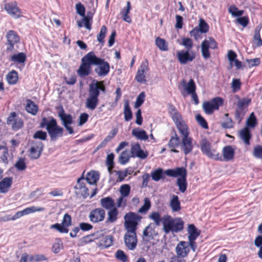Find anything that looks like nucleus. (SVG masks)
Segmentation results:
<instances>
[{"instance_id":"nucleus-1","label":"nucleus","mask_w":262,"mask_h":262,"mask_svg":"<svg viewBox=\"0 0 262 262\" xmlns=\"http://www.w3.org/2000/svg\"><path fill=\"white\" fill-rule=\"evenodd\" d=\"M92 65L97 66L94 71L98 76L104 77L110 71V63L104 59L97 57L94 52H90L81 58V63L77 71L81 77L88 76L91 71Z\"/></svg>"},{"instance_id":"nucleus-2","label":"nucleus","mask_w":262,"mask_h":262,"mask_svg":"<svg viewBox=\"0 0 262 262\" xmlns=\"http://www.w3.org/2000/svg\"><path fill=\"white\" fill-rule=\"evenodd\" d=\"M142 217L139 214L130 211L124 216V228L126 232L124 235V242L126 247L130 250L136 249L137 245L136 231Z\"/></svg>"},{"instance_id":"nucleus-3","label":"nucleus","mask_w":262,"mask_h":262,"mask_svg":"<svg viewBox=\"0 0 262 262\" xmlns=\"http://www.w3.org/2000/svg\"><path fill=\"white\" fill-rule=\"evenodd\" d=\"M100 92H106V87L103 81L94 80L89 85L88 95L85 101V106L89 110H94L99 103Z\"/></svg>"},{"instance_id":"nucleus-4","label":"nucleus","mask_w":262,"mask_h":262,"mask_svg":"<svg viewBox=\"0 0 262 262\" xmlns=\"http://www.w3.org/2000/svg\"><path fill=\"white\" fill-rule=\"evenodd\" d=\"M39 126L41 128L46 127L51 141H55L63 135V128L58 125L56 120L53 117H43Z\"/></svg>"},{"instance_id":"nucleus-5","label":"nucleus","mask_w":262,"mask_h":262,"mask_svg":"<svg viewBox=\"0 0 262 262\" xmlns=\"http://www.w3.org/2000/svg\"><path fill=\"white\" fill-rule=\"evenodd\" d=\"M184 222L181 217H172L169 215L163 216L162 230L165 234L178 233L184 229Z\"/></svg>"},{"instance_id":"nucleus-6","label":"nucleus","mask_w":262,"mask_h":262,"mask_svg":"<svg viewBox=\"0 0 262 262\" xmlns=\"http://www.w3.org/2000/svg\"><path fill=\"white\" fill-rule=\"evenodd\" d=\"M166 174L169 177L176 178L179 177L177 180V185L179 187V191L184 193L187 187V170L183 167H177L175 169H168L165 170Z\"/></svg>"},{"instance_id":"nucleus-7","label":"nucleus","mask_w":262,"mask_h":262,"mask_svg":"<svg viewBox=\"0 0 262 262\" xmlns=\"http://www.w3.org/2000/svg\"><path fill=\"white\" fill-rule=\"evenodd\" d=\"M178 88L183 97L190 95L194 104L198 105L199 103V100L196 93V86L193 79L191 78L187 83L185 79H183Z\"/></svg>"},{"instance_id":"nucleus-8","label":"nucleus","mask_w":262,"mask_h":262,"mask_svg":"<svg viewBox=\"0 0 262 262\" xmlns=\"http://www.w3.org/2000/svg\"><path fill=\"white\" fill-rule=\"evenodd\" d=\"M224 99L220 97H216L210 101H205L202 105L203 111L207 115H212L224 104Z\"/></svg>"},{"instance_id":"nucleus-9","label":"nucleus","mask_w":262,"mask_h":262,"mask_svg":"<svg viewBox=\"0 0 262 262\" xmlns=\"http://www.w3.org/2000/svg\"><path fill=\"white\" fill-rule=\"evenodd\" d=\"M201 149L203 154L210 159L214 160H221L222 156L216 149L211 148L210 142L204 140L201 145Z\"/></svg>"},{"instance_id":"nucleus-10","label":"nucleus","mask_w":262,"mask_h":262,"mask_svg":"<svg viewBox=\"0 0 262 262\" xmlns=\"http://www.w3.org/2000/svg\"><path fill=\"white\" fill-rule=\"evenodd\" d=\"M29 154L31 159H38L43 149V144L41 141L32 140L30 142Z\"/></svg>"},{"instance_id":"nucleus-11","label":"nucleus","mask_w":262,"mask_h":262,"mask_svg":"<svg viewBox=\"0 0 262 262\" xmlns=\"http://www.w3.org/2000/svg\"><path fill=\"white\" fill-rule=\"evenodd\" d=\"M6 51L12 52L14 50V45L20 41V37L17 32L14 30H9L6 34Z\"/></svg>"},{"instance_id":"nucleus-12","label":"nucleus","mask_w":262,"mask_h":262,"mask_svg":"<svg viewBox=\"0 0 262 262\" xmlns=\"http://www.w3.org/2000/svg\"><path fill=\"white\" fill-rule=\"evenodd\" d=\"M6 122L7 125H11L12 129L14 130H17L24 126L23 119L19 118L17 113L14 112L10 114Z\"/></svg>"},{"instance_id":"nucleus-13","label":"nucleus","mask_w":262,"mask_h":262,"mask_svg":"<svg viewBox=\"0 0 262 262\" xmlns=\"http://www.w3.org/2000/svg\"><path fill=\"white\" fill-rule=\"evenodd\" d=\"M58 116L62 121V124L68 131L70 134L74 133L73 128L70 126L73 123V118L70 114H67L64 113V111L62 107L58 112Z\"/></svg>"},{"instance_id":"nucleus-14","label":"nucleus","mask_w":262,"mask_h":262,"mask_svg":"<svg viewBox=\"0 0 262 262\" xmlns=\"http://www.w3.org/2000/svg\"><path fill=\"white\" fill-rule=\"evenodd\" d=\"M105 217V211L102 208L92 209L89 213L90 221L93 223H98L103 221Z\"/></svg>"},{"instance_id":"nucleus-15","label":"nucleus","mask_w":262,"mask_h":262,"mask_svg":"<svg viewBox=\"0 0 262 262\" xmlns=\"http://www.w3.org/2000/svg\"><path fill=\"white\" fill-rule=\"evenodd\" d=\"M178 60L181 64H185L191 62L195 57V53H190L188 50H181L177 52Z\"/></svg>"},{"instance_id":"nucleus-16","label":"nucleus","mask_w":262,"mask_h":262,"mask_svg":"<svg viewBox=\"0 0 262 262\" xmlns=\"http://www.w3.org/2000/svg\"><path fill=\"white\" fill-rule=\"evenodd\" d=\"M83 176L78 178L75 189L76 194L80 195L83 198H86L89 195V192L88 188L85 186Z\"/></svg>"},{"instance_id":"nucleus-17","label":"nucleus","mask_w":262,"mask_h":262,"mask_svg":"<svg viewBox=\"0 0 262 262\" xmlns=\"http://www.w3.org/2000/svg\"><path fill=\"white\" fill-rule=\"evenodd\" d=\"M148 64V61L146 59L140 66L135 76V79L138 82L143 83L146 81L145 76L146 72L149 70Z\"/></svg>"},{"instance_id":"nucleus-18","label":"nucleus","mask_w":262,"mask_h":262,"mask_svg":"<svg viewBox=\"0 0 262 262\" xmlns=\"http://www.w3.org/2000/svg\"><path fill=\"white\" fill-rule=\"evenodd\" d=\"M4 9L8 14L15 18L20 17L21 12L16 2L8 3L5 5Z\"/></svg>"},{"instance_id":"nucleus-19","label":"nucleus","mask_w":262,"mask_h":262,"mask_svg":"<svg viewBox=\"0 0 262 262\" xmlns=\"http://www.w3.org/2000/svg\"><path fill=\"white\" fill-rule=\"evenodd\" d=\"M45 210V208L42 207H35L34 206L27 207L24 210L17 212L13 216H12V220L14 221L21 216L33 213L35 212H41Z\"/></svg>"},{"instance_id":"nucleus-20","label":"nucleus","mask_w":262,"mask_h":262,"mask_svg":"<svg viewBox=\"0 0 262 262\" xmlns=\"http://www.w3.org/2000/svg\"><path fill=\"white\" fill-rule=\"evenodd\" d=\"M190 252L188 243L185 241L180 242L176 246V252L177 255L185 258L187 257Z\"/></svg>"},{"instance_id":"nucleus-21","label":"nucleus","mask_w":262,"mask_h":262,"mask_svg":"<svg viewBox=\"0 0 262 262\" xmlns=\"http://www.w3.org/2000/svg\"><path fill=\"white\" fill-rule=\"evenodd\" d=\"M192 141V138L190 137L182 138L181 142V150L183 151L185 155L192 151L193 148Z\"/></svg>"},{"instance_id":"nucleus-22","label":"nucleus","mask_w":262,"mask_h":262,"mask_svg":"<svg viewBox=\"0 0 262 262\" xmlns=\"http://www.w3.org/2000/svg\"><path fill=\"white\" fill-rule=\"evenodd\" d=\"M102 236L103 234L100 232L97 231L96 232L82 237L81 238L80 242L81 246H84L94 242L96 240L100 238Z\"/></svg>"},{"instance_id":"nucleus-23","label":"nucleus","mask_w":262,"mask_h":262,"mask_svg":"<svg viewBox=\"0 0 262 262\" xmlns=\"http://www.w3.org/2000/svg\"><path fill=\"white\" fill-rule=\"evenodd\" d=\"M239 137L246 145H250L252 134L249 128L245 126L240 130L239 132Z\"/></svg>"},{"instance_id":"nucleus-24","label":"nucleus","mask_w":262,"mask_h":262,"mask_svg":"<svg viewBox=\"0 0 262 262\" xmlns=\"http://www.w3.org/2000/svg\"><path fill=\"white\" fill-rule=\"evenodd\" d=\"M177 128L178 129L182 138L188 137L189 135V128L186 123L180 120L174 122Z\"/></svg>"},{"instance_id":"nucleus-25","label":"nucleus","mask_w":262,"mask_h":262,"mask_svg":"<svg viewBox=\"0 0 262 262\" xmlns=\"http://www.w3.org/2000/svg\"><path fill=\"white\" fill-rule=\"evenodd\" d=\"M222 151L223 157H222V160H220V161H229L234 159L235 151L231 146L227 145L225 146L223 148Z\"/></svg>"},{"instance_id":"nucleus-26","label":"nucleus","mask_w":262,"mask_h":262,"mask_svg":"<svg viewBox=\"0 0 262 262\" xmlns=\"http://www.w3.org/2000/svg\"><path fill=\"white\" fill-rule=\"evenodd\" d=\"M180 144V138L176 132L174 135L170 137L168 143V146L170 149V151L172 152L178 153L179 151L176 149Z\"/></svg>"},{"instance_id":"nucleus-27","label":"nucleus","mask_w":262,"mask_h":262,"mask_svg":"<svg viewBox=\"0 0 262 262\" xmlns=\"http://www.w3.org/2000/svg\"><path fill=\"white\" fill-rule=\"evenodd\" d=\"M13 183V178L12 177H6L4 178L0 182V192L5 193L7 192Z\"/></svg>"},{"instance_id":"nucleus-28","label":"nucleus","mask_w":262,"mask_h":262,"mask_svg":"<svg viewBox=\"0 0 262 262\" xmlns=\"http://www.w3.org/2000/svg\"><path fill=\"white\" fill-rule=\"evenodd\" d=\"M100 205L103 209L110 210L115 207L114 200L110 196L102 198L100 201Z\"/></svg>"},{"instance_id":"nucleus-29","label":"nucleus","mask_w":262,"mask_h":262,"mask_svg":"<svg viewBox=\"0 0 262 262\" xmlns=\"http://www.w3.org/2000/svg\"><path fill=\"white\" fill-rule=\"evenodd\" d=\"M26 111L32 115H36L38 111V106L32 100L28 99L26 100Z\"/></svg>"},{"instance_id":"nucleus-30","label":"nucleus","mask_w":262,"mask_h":262,"mask_svg":"<svg viewBox=\"0 0 262 262\" xmlns=\"http://www.w3.org/2000/svg\"><path fill=\"white\" fill-rule=\"evenodd\" d=\"M169 206L172 212H178L181 210V203L178 195H172L169 202Z\"/></svg>"},{"instance_id":"nucleus-31","label":"nucleus","mask_w":262,"mask_h":262,"mask_svg":"<svg viewBox=\"0 0 262 262\" xmlns=\"http://www.w3.org/2000/svg\"><path fill=\"white\" fill-rule=\"evenodd\" d=\"M132 134L139 140L146 141L148 139V136L146 132L139 127L133 129L132 132Z\"/></svg>"},{"instance_id":"nucleus-32","label":"nucleus","mask_w":262,"mask_h":262,"mask_svg":"<svg viewBox=\"0 0 262 262\" xmlns=\"http://www.w3.org/2000/svg\"><path fill=\"white\" fill-rule=\"evenodd\" d=\"M6 78L9 84L15 85L18 81V72L13 70L7 74Z\"/></svg>"},{"instance_id":"nucleus-33","label":"nucleus","mask_w":262,"mask_h":262,"mask_svg":"<svg viewBox=\"0 0 262 262\" xmlns=\"http://www.w3.org/2000/svg\"><path fill=\"white\" fill-rule=\"evenodd\" d=\"M99 179V174L98 172L95 171H91L86 174V178L84 179L89 184H95Z\"/></svg>"},{"instance_id":"nucleus-34","label":"nucleus","mask_w":262,"mask_h":262,"mask_svg":"<svg viewBox=\"0 0 262 262\" xmlns=\"http://www.w3.org/2000/svg\"><path fill=\"white\" fill-rule=\"evenodd\" d=\"M27 60V56L25 53L19 52L11 56L10 60L16 63H24Z\"/></svg>"},{"instance_id":"nucleus-35","label":"nucleus","mask_w":262,"mask_h":262,"mask_svg":"<svg viewBox=\"0 0 262 262\" xmlns=\"http://www.w3.org/2000/svg\"><path fill=\"white\" fill-rule=\"evenodd\" d=\"M131 8L132 7L129 1H127L126 3V6L124 7L120 12L122 16L123 19L129 23L132 22V19L130 16L128 15L130 12Z\"/></svg>"},{"instance_id":"nucleus-36","label":"nucleus","mask_w":262,"mask_h":262,"mask_svg":"<svg viewBox=\"0 0 262 262\" xmlns=\"http://www.w3.org/2000/svg\"><path fill=\"white\" fill-rule=\"evenodd\" d=\"M168 111L174 122L181 119V115L177 111L174 105L169 104L168 105Z\"/></svg>"},{"instance_id":"nucleus-37","label":"nucleus","mask_w":262,"mask_h":262,"mask_svg":"<svg viewBox=\"0 0 262 262\" xmlns=\"http://www.w3.org/2000/svg\"><path fill=\"white\" fill-rule=\"evenodd\" d=\"M118 211L116 207L110 209L107 212L106 222L108 223H114L118 219Z\"/></svg>"},{"instance_id":"nucleus-38","label":"nucleus","mask_w":262,"mask_h":262,"mask_svg":"<svg viewBox=\"0 0 262 262\" xmlns=\"http://www.w3.org/2000/svg\"><path fill=\"white\" fill-rule=\"evenodd\" d=\"M200 233L201 231L193 224L189 225L188 227V238L196 239Z\"/></svg>"},{"instance_id":"nucleus-39","label":"nucleus","mask_w":262,"mask_h":262,"mask_svg":"<svg viewBox=\"0 0 262 262\" xmlns=\"http://www.w3.org/2000/svg\"><path fill=\"white\" fill-rule=\"evenodd\" d=\"M123 114L125 121H129L133 119V113L129 106L128 100H126L124 102Z\"/></svg>"},{"instance_id":"nucleus-40","label":"nucleus","mask_w":262,"mask_h":262,"mask_svg":"<svg viewBox=\"0 0 262 262\" xmlns=\"http://www.w3.org/2000/svg\"><path fill=\"white\" fill-rule=\"evenodd\" d=\"M155 43L160 50L162 51L168 50V42L164 39L157 37L155 40Z\"/></svg>"},{"instance_id":"nucleus-41","label":"nucleus","mask_w":262,"mask_h":262,"mask_svg":"<svg viewBox=\"0 0 262 262\" xmlns=\"http://www.w3.org/2000/svg\"><path fill=\"white\" fill-rule=\"evenodd\" d=\"M165 174H166L165 171H164L162 168H159L151 173V177L154 181L157 182L161 179H164Z\"/></svg>"},{"instance_id":"nucleus-42","label":"nucleus","mask_w":262,"mask_h":262,"mask_svg":"<svg viewBox=\"0 0 262 262\" xmlns=\"http://www.w3.org/2000/svg\"><path fill=\"white\" fill-rule=\"evenodd\" d=\"M149 219L152 220L156 226H159L162 223L163 224V217L161 216L159 212L153 211L149 215Z\"/></svg>"},{"instance_id":"nucleus-43","label":"nucleus","mask_w":262,"mask_h":262,"mask_svg":"<svg viewBox=\"0 0 262 262\" xmlns=\"http://www.w3.org/2000/svg\"><path fill=\"white\" fill-rule=\"evenodd\" d=\"M209 46L207 39H205L201 43V52L203 57L205 59H208L210 57V54L209 51Z\"/></svg>"},{"instance_id":"nucleus-44","label":"nucleus","mask_w":262,"mask_h":262,"mask_svg":"<svg viewBox=\"0 0 262 262\" xmlns=\"http://www.w3.org/2000/svg\"><path fill=\"white\" fill-rule=\"evenodd\" d=\"M152 224L150 223L143 230V236L144 238H146V240H149L153 238V234L155 230L152 228Z\"/></svg>"},{"instance_id":"nucleus-45","label":"nucleus","mask_w":262,"mask_h":262,"mask_svg":"<svg viewBox=\"0 0 262 262\" xmlns=\"http://www.w3.org/2000/svg\"><path fill=\"white\" fill-rule=\"evenodd\" d=\"M229 115L228 113H226L225 114L226 119L224 122L222 123L221 124L222 127L224 128H232L234 127L235 122L233 121L231 118L229 117Z\"/></svg>"},{"instance_id":"nucleus-46","label":"nucleus","mask_w":262,"mask_h":262,"mask_svg":"<svg viewBox=\"0 0 262 262\" xmlns=\"http://www.w3.org/2000/svg\"><path fill=\"white\" fill-rule=\"evenodd\" d=\"M63 248V243L60 238H57L52 246V251L55 254L58 253Z\"/></svg>"},{"instance_id":"nucleus-47","label":"nucleus","mask_w":262,"mask_h":262,"mask_svg":"<svg viewBox=\"0 0 262 262\" xmlns=\"http://www.w3.org/2000/svg\"><path fill=\"white\" fill-rule=\"evenodd\" d=\"M114 154L111 153L107 156L105 162L106 165L107 166V169L110 173H112V170L114 167Z\"/></svg>"},{"instance_id":"nucleus-48","label":"nucleus","mask_w":262,"mask_h":262,"mask_svg":"<svg viewBox=\"0 0 262 262\" xmlns=\"http://www.w3.org/2000/svg\"><path fill=\"white\" fill-rule=\"evenodd\" d=\"M106 32L107 28L105 25H103L101 28L99 33L97 36L98 41L102 45H103L104 43V39L105 37Z\"/></svg>"},{"instance_id":"nucleus-49","label":"nucleus","mask_w":262,"mask_h":262,"mask_svg":"<svg viewBox=\"0 0 262 262\" xmlns=\"http://www.w3.org/2000/svg\"><path fill=\"white\" fill-rule=\"evenodd\" d=\"M8 149L5 146L0 145V159L5 164L8 163Z\"/></svg>"},{"instance_id":"nucleus-50","label":"nucleus","mask_w":262,"mask_h":262,"mask_svg":"<svg viewBox=\"0 0 262 262\" xmlns=\"http://www.w3.org/2000/svg\"><path fill=\"white\" fill-rule=\"evenodd\" d=\"M151 207V203L148 198L144 199L143 205L138 209V212L142 214H146Z\"/></svg>"},{"instance_id":"nucleus-51","label":"nucleus","mask_w":262,"mask_h":262,"mask_svg":"<svg viewBox=\"0 0 262 262\" xmlns=\"http://www.w3.org/2000/svg\"><path fill=\"white\" fill-rule=\"evenodd\" d=\"M115 257L121 262H127L128 260V256L122 250H118L116 252Z\"/></svg>"},{"instance_id":"nucleus-52","label":"nucleus","mask_w":262,"mask_h":262,"mask_svg":"<svg viewBox=\"0 0 262 262\" xmlns=\"http://www.w3.org/2000/svg\"><path fill=\"white\" fill-rule=\"evenodd\" d=\"M15 167L19 171H23L27 168L25 159L19 158L14 165Z\"/></svg>"},{"instance_id":"nucleus-53","label":"nucleus","mask_w":262,"mask_h":262,"mask_svg":"<svg viewBox=\"0 0 262 262\" xmlns=\"http://www.w3.org/2000/svg\"><path fill=\"white\" fill-rule=\"evenodd\" d=\"M195 120L204 129H208L209 126L208 123L203 116L200 114L195 116Z\"/></svg>"},{"instance_id":"nucleus-54","label":"nucleus","mask_w":262,"mask_h":262,"mask_svg":"<svg viewBox=\"0 0 262 262\" xmlns=\"http://www.w3.org/2000/svg\"><path fill=\"white\" fill-rule=\"evenodd\" d=\"M252 155L257 159H262V146L256 145L253 147Z\"/></svg>"},{"instance_id":"nucleus-55","label":"nucleus","mask_w":262,"mask_h":262,"mask_svg":"<svg viewBox=\"0 0 262 262\" xmlns=\"http://www.w3.org/2000/svg\"><path fill=\"white\" fill-rule=\"evenodd\" d=\"M228 12L234 16H241L244 13V10H239L238 8L234 5H231L228 9Z\"/></svg>"},{"instance_id":"nucleus-56","label":"nucleus","mask_w":262,"mask_h":262,"mask_svg":"<svg viewBox=\"0 0 262 262\" xmlns=\"http://www.w3.org/2000/svg\"><path fill=\"white\" fill-rule=\"evenodd\" d=\"M247 126L248 127H254L257 124L256 118L254 113L252 112L250 115L247 121Z\"/></svg>"},{"instance_id":"nucleus-57","label":"nucleus","mask_w":262,"mask_h":262,"mask_svg":"<svg viewBox=\"0 0 262 262\" xmlns=\"http://www.w3.org/2000/svg\"><path fill=\"white\" fill-rule=\"evenodd\" d=\"M200 31L203 33H206L208 32L209 27L208 24L203 18H200L199 20V28Z\"/></svg>"},{"instance_id":"nucleus-58","label":"nucleus","mask_w":262,"mask_h":262,"mask_svg":"<svg viewBox=\"0 0 262 262\" xmlns=\"http://www.w3.org/2000/svg\"><path fill=\"white\" fill-rule=\"evenodd\" d=\"M129 151L125 150L121 154L119 157V162L121 164H125L129 161Z\"/></svg>"},{"instance_id":"nucleus-59","label":"nucleus","mask_w":262,"mask_h":262,"mask_svg":"<svg viewBox=\"0 0 262 262\" xmlns=\"http://www.w3.org/2000/svg\"><path fill=\"white\" fill-rule=\"evenodd\" d=\"M242 82L239 79H233L231 83V88L233 92L235 93L241 89Z\"/></svg>"},{"instance_id":"nucleus-60","label":"nucleus","mask_w":262,"mask_h":262,"mask_svg":"<svg viewBox=\"0 0 262 262\" xmlns=\"http://www.w3.org/2000/svg\"><path fill=\"white\" fill-rule=\"evenodd\" d=\"M61 224L64 227V228H66V229H68V227L71 226L72 218L70 215L67 213L64 214Z\"/></svg>"},{"instance_id":"nucleus-61","label":"nucleus","mask_w":262,"mask_h":262,"mask_svg":"<svg viewBox=\"0 0 262 262\" xmlns=\"http://www.w3.org/2000/svg\"><path fill=\"white\" fill-rule=\"evenodd\" d=\"M181 45L184 46L187 49V50L188 51L191 49L193 46L192 39L188 37L182 38Z\"/></svg>"},{"instance_id":"nucleus-62","label":"nucleus","mask_w":262,"mask_h":262,"mask_svg":"<svg viewBox=\"0 0 262 262\" xmlns=\"http://www.w3.org/2000/svg\"><path fill=\"white\" fill-rule=\"evenodd\" d=\"M33 138L34 139H38L40 140L45 141L47 139V134L46 132L41 130L36 131L33 135Z\"/></svg>"},{"instance_id":"nucleus-63","label":"nucleus","mask_w":262,"mask_h":262,"mask_svg":"<svg viewBox=\"0 0 262 262\" xmlns=\"http://www.w3.org/2000/svg\"><path fill=\"white\" fill-rule=\"evenodd\" d=\"M50 229H55L62 233H67L69 232V229H66L61 224L59 223H56L51 225Z\"/></svg>"},{"instance_id":"nucleus-64","label":"nucleus","mask_w":262,"mask_h":262,"mask_svg":"<svg viewBox=\"0 0 262 262\" xmlns=\"http://www.w3.org/2000/svg\"><path fill=\"white\" fill-rule=\"evenodd\" d=\"M202 32L200 31V29L197 27H195L189 32L190 36L193 37L196 40L202 37Z\"/></svg>"}]
</instances>
